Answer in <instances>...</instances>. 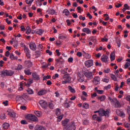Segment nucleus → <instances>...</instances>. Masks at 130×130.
<instances>
[{
    "mask_svg": "<svg viewBox=\"0 0 130 130\" xmlns=\"http://www.w3.org/2000/svg\"><path fill=\"white\" fill-rule=\"evenodd\" d=\"M84 64L86 68H91V67L93 66V60L90 59L85 61Z\"/></svg>",
    "mask_w": 130,
    "mask_h": 130,
    "instance_id": "nucleus-11",
    "label": "nucleus"
},
{
    "mask_svg": "<svg viewBox=\"0 0 130 130\" xmlns=\"http://www.w3.org/2000/svg\"><path fill=\"white\" fill-rule=\"evenodd\" d=\"M90 41H92V42H94V43H95V42H96V38H95V37H94L93 36H92V37H90L89 38Z\"/></svg>",
    "mask_w": 130,
    "mask_h": 130,
    "instance_id": "nucleus-38",
    "label": "nucleus"
},
{
    "mask_svg": "<svg viewBox=\"0 0 130 130\" xmlns=\"http://www.w3.org/2000/svg\"><path fill=\"white\" fill-rule=\"evenodd\" d=\"M96 121H98V122L102 121V117L98 116V118H96Z\"/></svg>",
    "mask_w": 130,
    "mask_h": 130,
    "instance_id": "nucleus-54",
    "label": "nucleus"
},
{
    "mask_svg": "<svg viewBox=\"0 0 130 130\" xmlns=\"http://www.w3.org/2000/svg\"><path fill=\"white\" fill-rule=\"evenodd\" d=\"M26 56L27 57L28 59L30 58L31 55L30 54V52L28 53H25Z\"/></svg>",
    "mask_w": 130,
    "mask_h": 130,
    "instance_id": "nucleus-56",
    "label": "nucleus"
},
{
    "mask_svg": "<svg viewBox=\"0 0 130 130\" xmlns=\"http://www.w3.org/2000/svg\"><path fill=\"white\" fill-rule=\"evenodd\" d=\"M49 79H51V76L50 75H48L47 76H44L43 80L44 81H46V80H49Z\"/></svg>",
    "mask_w": 130,
    "mask_h": 130,
    "instance_id": "nucleus-41",
    "label": "nucleus"
},
{
    "mask_svg": "<svg viewBox=\"0 0 130 130\" xmlns=\"http://www.w3.org/2000/svg\"><path fill=\"white\" fill-rule=\"evenodd\" d=\"M83 56L85 58H87V59H89V58H91V55L89 54L88 53H87L85 52V51H83Z\"/></svg>",
    "mask_w": 130,
    "mask_h": 130,
    "instance_id": "nucleus-26",
    "label": "nucleus"
},
{
    "mask_svg": "<svg viewBox=\"0 0 130 130\" xmlns=\"http://www.w3.org/2000/svg\"><path fill=\"white\" fill-rule=\"evenodd\" d=\"M64 106L66 107V108H69V107H70V104L69 103L66 102L64 104Z\"/></svg>",
    "mask_w": 130,
    "mask_h": 130,
    "instance_id": "nucleus-55",
    "label": "nucleus"
},
{
    "mask_svg": "<svg viewBox=\"0 0 130 130\" xmlns=\"http://www.w3.org/2000/svg\"><path fill=\"white\" fill-rule=\"evenodd\" d=\"M32 77L33 80L35 81H39L40 80V77L37 73H33L32 74Z\"/></svg>",
    "mask_w": 130,
    "mask_h": 130,
    "instance_id": "nucleus-13",
    "label": "nucleus"
},
{
    "mask_svg": "<svg viewBox=\"0 0 130 130\" xmlns=\"http://www.w3.org/2000/svg\"><path fill=\"white\" fill-rule=\"evenodd\" d=\"M82 31L86 33V34H91V30L88 28H84L82 29Z\"/></svg>",
    "mask_w": 130,
    "mask_h": 130,
    "instance_id": "nucleus-22",
    "label": "nucleus"
},
{
    "mask_svg": "<svg viewBox=\"0 0 130 130\" xmlns=\"http://www.w3.org/2000/svg\"><path fill=\"white\" fill-rule=\"evenodd\" d=\"M16 101L22 102L23 104H26L27 101L25 99H23L22 95H17L16 98Z\"/></svg>",
    "mask_w": 130,
    "mask_h": 130,
    "instance_id": "nucleus-8",
    "label": "nucleus"
},
{
    "mask_svg": "<svg viewBox=\"0 0 130 130\" xmlns=\"http://www.w3.org/2000/svg\"><path fill=\"white\" fill-rule=\"evenodd\" d=\"M20 123L21 124H28V122L25 120H22L20 121Z\"/></svg>",
    "mask_w": 130,
    "mask_h": 130,
    "instance_id": "nucleus-50",
    "label": "nucleus"
},
{
    "mask_svg": "<svg viewBox=\"0 0 130 130\" xmlns=\"http://www.w3.org/2000/svg\"><path fill=\"white\" fill-rule=\"evenodd\" d=\"M42 48H43V46H42V45L39 44L38 46V49H39V50H41Z\"/></svg>",
    "mask_w": 130,
    "mask_h": 130,
    "instance_id": "nucleus-58",
    "label": "nucleus"
},
{
    "mask_svg": "<svg viewBox=\"0 0 130 130\" xmlns=\"http://www.w3.org/2000/svg\"><path fill=\"white\" fill-rule=\"evenodd\" d=\"M101 59L102 61H103V62L106 63V62H107V61H108V60H107L108 59V56H102L101 58Z\"/></svg>",
    "mask_w": 130,
    "mask_h": 130,
    "instance_id": "nucleus-18",
    "label": "nucleus"
},
{
    "mask_svg": "<svg viewBox=\"0 0 130 130\" xmlns=\"http://www.w3.org/2000/svg\"><path fill=\"white\" fill-rule=\"evenodd\" d=\"M84 76L86 78H87V79H90V80H92V79H93V73L86 70L84 72Z\"/></svg>",
    "mask_w": 130,
    "mask_h": 130,
    "instance_id": "nucleus-7",
    "label": "nucleus"
},
{
    "mask_svg": "<svg viewBox=\"0 0 130 130\" xmlns=\"http://www.w3.org/2000/svg\"><path fill=\"white\" fill-rule=\"evenodd\" d=\"M68 89L70 90V92H71V93H76V90H75V89L73 88V87H72V86L69 85L68 86Z\"/></svg>",
    "mask_w": 130,
    "mask_h": 130,
    "instance_id": "nucleus-37",
    "label": "nucleus"
},
{
    "mask_svg": "<svg viewBox=\"0 0 130 130\" xmlns=\"http://www.w3.org/2000/svg\"><path fill=\"white\" fill-rule=\"evenodd\" d=\"M26 4H27V5L28 4H32V3H33V2H34V0H26Z\"/></svg>",
    "mask_w": 130,
    "mask_h": 130,
    "instance_id": "nucleus-52",
    "label": "nucleus"
},
{
    "mask_svg": "<svg viewBox=\"0 0 130 130\" xmlns=\"http://www.w3.org/2000/svg\"><path fill=\"white\" fill-rule=\"evenodd\" d=\"M111 88V85L110 84H109L108 86L104 87L105 90H109V89H110Z\"/></svg>",
    "mask_w": 130,
    "mask_h": 130,
    "instance_id": "nucleus-47",
    "label": "nucleus"
},
{
    "mask_svg": "<svg viewBox=\"0 0 130 130\" xmlns=\"http://www.w3.org/2000/svg\"><path fill=\"white\" fill-rule=\"evenodd\" d=\"M10 58H11V59H16V58H15V56H14V54H11L10 55Z\"/></svg>",
    "mask_w": 130,
    "mask_h": 130,
    "instance_id": "nucleus-60",
    "label": "nucleus"
},
{
    "mask_svg": "<svg viewBox=\"0 0 130 130\" xmlns=\"http://www.w3.org/2000/svg\"><path fill=\"white\" fill-rule=\"evenodd\" d=\"M15 72L12 70H7V77H12Z\"/></svg>",
    "mask_w": 130,
    "mask_h": 130,
    "instance_id": "nucleus-24",
    "label": "nucleus"
},
{
    "mask_svg": "<svg viewBox=\"0 0 130 130\" xmlns=\"http://www.w3.org/2000/svg\"><path fill=\"white\" fill-rule=\"evenodd\" d=\"M22 98H23V99H26V100H31V98H30L28 96V94L27 93H23L22 95Z\"/></svg>",
    "mask_w": 130,
    "mask_h": 130,
    "instance_id": "nucleus-28",
    "label": "nucleus"
},
{
    "mask_svg": "<svg viewBox=\"0 0 130 130\" xmlns=\"http://www.w3.org/2000/svg\"><path fill=\"white\" fill-rule=\"evenodd\" d=\"M32 83H33V79H30L27 81V83L26 84V86L27 87V88H29V87L31 86V84H32Z\"/></svg>",
    "mask_w": 130,
    "mask_h": 130,
    "instance_id": "nucleus-29",
    "label": "nucleus"
},
{
    "mask_svg": "<svg viewBox=\"0 0 130 130\" xmlns=\"http://www.w3.org/2000/svg\"><path fill=\"white\" fill-rule=\"evenodd\" d=\"M130 66V62H127L125 65H124V69H127V68H128V67Z\"/></svg>",
    "mask_w": 130,
    "mask_h": 130,
    "instance_id": "nucleus-46",
    "label": "nucleus"
},
{
    "mask_svg": "<svg viewBox=\"0 0 130 130\" xmlns=\"http://www.w3.org/2000/svg\"><path fill=\"white\" fill-rule=\"evenodd\" d=\"M60 110L58 108L56 109V113L55 114L57 116H59V115L61 114Z\"/></svg>",
    "mask_w": 130,
    "mask_h": 130,
    "instance_id": "nucleus-34",
    "label": "nucleus"
},
{
    "mask_svg": "<svg viewBox=\"0 0 130 130\" xmlns=\"http://www.w3.org/2000/svg\"><path fill=\"white\" fill-rule=\"evenodd\" d=\"M62 14H64L65 16L68 17L70 15V11L69 10L65 9L63 11H62Z\"/></svg>",
    "mask_w": 130,
    "mask_h": 130,
    "instance_id": "nucleus-30",
    "label": "nucleus"
},
{
    "mask_svg": "<svg viewBox=\"0 0 130 130\" xmlns=\"http://www.w3.org/2000/svg\"><path fill=\"white\" fill-rule=\"evenodd\" d=\"M27 92L29 95H32V94H34V91H33V90H32L31 88H28L27 90Z\"/></svg>",
    "mask_w": 130,
    "mask_h": 130,
    "instance_id": "nucleus-39",
    "label": "nucleus"
},
{
    "mask_svg": "<svg viewBox=\"0 0 130 130\" xmlns=\"http://www.w3.org/2000/svg\"><path fill=\"white\" fill-rule=\"evenodd\" d=\"M29 47L31 50H32V51H36V49H37L36 44H35L34 42H31L29 44Z\"/></svg>",
    "mask_w": 130,
    "mask_h": 130,
    "instance_id": "nucleus-10",
    "label": "nucleus"
},
{
    "mask_svg": "<svg viewBox=\"0 0 130 130\" xmlns=\"http://www.w3.org/2000/svg\"><path fill=\"white\" fill-rule=\"evenodd\" d=\"M64 81H62V84H70L72 80V78L70 76V74H65L63 76Z\"/></svg>",
    "mask_w": 130,
    "mask_h": 130,
    "instance_id": "nucleus-2",
    "label": "nucleus"
},
{
    "mask_svg": "<svg viewBox=\"0 0 130 130\" xmlns=\"http://www.w3.org/2000/svg\"><path fill=\"white\" fill-rule=\"evenodd\" d=\"M113 103H114L115 108H120L121 107V105L117 99H116V101H114Z\"/></svg>",
    "mask_w": 130,
    "mask_h": 130,
    "instance_id": "nucleus-14",
    "label": "nucleus"
},
{
    "mask_svg": "<svg viewBox=\"0 0 130 130\" xmlns=\"http://www.w3.org/2000/svg\"><path fill=\"white\" fill-rule=\"evenodd\" d=\"M104 91L103 90H97V93L98 94H102L103 93H104Z\"/></svg>",
    "mask_w": 130,
    "mask_h": 130,
    "instance_id": "nucleus-62",
    "label": "nucleus"
},
{
    "mask_svg": "<svg viewBox=\"0 0 130 130\" xmlns=\"http://www.w3.org/2000/svg\"><path fill=\"white\" fill-rule=\"evenodd\" d=\"M101 80V79L99 77V76H94L92 80V82L93 83L94 85L97 86V85H99V84H100Z\"/></svg>",
    "mask_w": 130,
    "mask_h": 130,
    "instance_id": "nucleus-9",
    "label": "nucleus"
},
{
    "mask_svg": "<svg viewBox=\"0 0 130 130\" xmlns=\"http://www.w3.org/2000/svg\"><path fill=\"white\" fill-rule=\"evenodd\" d=\"M97 99L100 100L101 102L104 101L106 99V96L105 95H102L100 96H97Z\"/></svg>",
    "mask_w": 130,
    "mask_h": 130,
    "instance_id": "nucleus-23",
    "label": "nucleus"
},
{
    "mask_svg": "<svg viewBox=\"0 0 130 130\" xmlns=\"http://www.w3.org/2000/svg\"><path fill=\"white\" fill-rule=\"evenodd\" d=\"M98 117V116H97V115L94 114L92 116V119H93V120H96Z\"/></svg>",
    "mask_w": 130,
    "mask_h": 130,
    "instance_id": "nucleus-57",
    "label": "nucleus"
},
{
    "mask_svg": "<svg viewBox=\"0 0 130 130\" xmlns=\"http://www.w3.org/2000/svg\"><path fill=\"white\" fill-rule=\"evenodd\" d=\"M46 94H47V90L45 89H41L38 92V96H43V95H46Z\"/></svg>",
    "mask_w": 130,
    "mask_h": 130,
    "instance_id": "nucleus-12",
    "label": "nucleus"
},
{
    "mask_svg": "<svg viewBox=\"0 0 130 130\" xmlns=\"http://www.w3.org/2000/svg\"><path fill=\"white\" fill-rule=\"evenodd\" d=\"M89 120H84L83 121V124L85 125H86L87 124H89Z\"/></svg>",
    "mask_w": 130,
    "mask_h": 130,
    "instance_id": "nucleus-45",
    "label": "nucleus"
},
{
    "mask_svg": "<svg viewBox=\"0 0 130 130\" xmlns=\"http://www.w3.org/2000/svg\"><path fill=\"white\" fill-rule=\"evenodd\" d=\"M23 49L26 53L30 52V50H29V48H28L27 46H24V48H23Z\"/></svg>",
    "mask_w": 130,
    "mask_h": 130,
    "instance_id": "nucleus-43",
    "label": "nucleus"
},
{
    "mask_svg": "<svg viewBox=\"0 0 130 130\" xmlns=\"http://www.w3.org/2000/svg\"><path fill=\"white\" fill-rule=\"evenodd\" d=\"M111 78L114 81H117V79L116 78V77L114 75H112Z\"/></svg>",
    "mask_w": 130,
    "mask_h": 130,
    "instance_id": "nucleus-61",
    "label": "nucleus"
},
{
    "mask_svg": "<svg viewBox=\"0 0 130 130\" xmlns=\"http://www.w3.org/2000/svg\"><path fill=\"white\" fill-rule=\"evenodd\" d=\"M35 32L36 34H38V35H41L44 31L41 29H36Z\"/></svg>",
    "mask_w": 130,
    "mask_h": 130,
    "instance_id": "nucleus-27",
    "label": "nucleus"
},
{
    "mask_svg": "<svg viewBox=\"0 0 130 130\" xmlns=\"http://www.w3.org/2000/svg\"><path fill=\"white\" fill-rule=\"evenodd\" d=\"M124 125L126 128H129V123H125Z\"/></svg>",
    "mask_w": 130,
    "mask_h": 130,
    "instance_id": "nucleus-53",
    "label": "nucleus"
},
{
    "mask_svg": "<svg viewBox=\"0 0 130 130\" xmlns=\"http://www.w3.org/2000/svg\"><path fill=\"white\" fill-rule=\"evenodd\" d=\"M25 118L28 119V120H31V121H38V118H37L35 115L31 114L27 115Z\"/></svg>",
    "mask_w": 130,
    "mask_h": 130,
    "instance_id": "nucleus-4",
    "label": "nucleus"
},
{
    "mask_svg": "<svg viewBox=\"0 0 130 130\" xmlns=\"http://www.w3.org/2000/svg\"><path fill=\"white\" fill-rule=\"evenodd\" d=\"M110 58L111 61H113L115 59V53L114 52H112L110 55Z\"/></svg>",
    "mask_w": 130,
    "mask_h": 130,
    "instance_id": "nucleus-20",
    "label": "nucleus"
},
{
    "mask_svg": "<svg viewBox=\"0 0 130 130\" xmlns=\"http://www.w3.org/2000/svg\"><path fill=\"white\" fill-rule=\"evenodd\" d=\"M110 113V109H106L105 110L103 109H101V113H100V116H105L107 117Z\"/></svg>",
    "mask_w": 130,
    "mask_h": 130,
    "instance_id": "nucleus-3",
    "label": "nucleus"
},
{
    "mask_svg": "<svg viewBox=\"0 0 130 130\" xmlns=\"http://www.w3.org/2000/svg\"><path fill=\"white\" fill-rule=\"evenodd\" d=\"M35 130H46V128L45 127L40 126L39 125H37L36 127H35Z\"/></svg>",
    "mask_w": 130,
    "mask_h": 130,
    "instance_id": "nucleus-17",
    "label": "nucleus"
},
{
    "mask_svg": "<svg viewBox=\"0 0 130 130\" xmlns=\"http://www.w3.org/2000/svg\"><path fill=\"white\" fill-rule=\"evenodd\" d=\"M8 115H9L11 117H15V116H16V113L14 112H9Z\"/></svg>",
    "mask_w": 130,
    "mask_h": 130,
    "instance_id": "nucleus-36",
    "label": "nucleus"
},
{
    "mask_svg": "<svg viewBox=\"0 0 130 130\" xmlns=\"http://www.w3.org/2000/svg\"><path fill=\"white\" fill-rule=\"evenodd\" d=\"M127 112L128 114V115H130V107L129 106L127 107Z\"/></svg>",
    "mask_w": 130,
    "mask_h": 130,
    "instance_id": "nucleus-64",
    "label": "nucleus"
},
{
    "mask_svg": "<svg viewBox=\"0 0 130 130\" xmlns=\"http://www.w3.org/2000/svg\"><path fill=\"white\" fill-rule=\"evenodd\" d=\"M2 126L4 129H8L10 127V124L9 123H4Z\"/></svg>",
    "mask_w": 130,
    "mask_h": 130,
    "instance_id": "nucleus-25",
    "label": "nucleus"
},
{
    "mask_svg": "<svg viewBox=\"0 0 130 130\" xmlns=\"http://www.w3.org/2000/svg\"><path fill=\"white\" fill-rule=\"evenodd\" d=\"M43 63H45V64L43 65V66L42 67V68L45 69V70H48V67L47 66V64H46V63H43Z\"/></svg>",
    "mask_w": 130,
    "mask_h": 130,
    "instance_id": "nucleus-44",
    "label": "nucleus"
},
{
    "mask_svg": "<svg viewBox=\"0 0 130 130\" xmlns=\"http://www.w3.org/2000/svg\"><path fill=\"white\" fill-rule=\"evenodd\" d=\"M61 123L63 130H76V123L73 121H70V119L66 118L62 120Z\"/></svg>",
    "mask_w": 130,
    "mask_h": 130,
    "instance_id": "nucleus-1",
    "label": "nucleus"
},
{
    "mask_svg": "<svg viewBox=\"0 0 130 130\" xmlns=\"http://www.w3.org/2000/svg\"><path fill=\"white\" fill-rule=\"evenodd\" d=\"M108 100L110 101V102H114V101H116V98H114V99H111V98L109 97L108 98Z\"/></svg>",
    "mask_w": 130,
    "mask_h": 130,
    "instance_id": "nucleus-49",
    "label": "nucleus"
},
{
    "mask_svg": "<svg viewBox=\"0 0 130 130\" xmlns=\"http://www.w3.org/2000/svg\"><path fill=\"white\" fill-rule=\"evenodd\" d=\"M24 74L27 76H31L32 75V72L30 69H27L24 71Z\"/></svg>",
    "mask_w": 130,
    "mask_h": 130,
    "instance_id": "nucleus-21",
    "label": "nucleus"
},
{
    "mask_svg": "<svg viewBox=\"0 0 130 130\" xmlns=\"http://www.w3.org/2000/svg\"><path fill=\"white\" fill-rule=\"evenodd\" d=\"M30 33H31V28H30V27L27 26L26 27V34H27V35H29Z\"/></svg>",
    "mask_w": 130,
    "mask_h": 130,
    "instance_id": "nucleus-33",
    "label": "nucleus"
},
{
    "mask_svg": "<svg viewBox=\"0 0 130 130\" xmlns=\"http://www.w3.org/2000/svg\"><path fill=\"white\" fill-rule=\"evenodd\" d=\"M22 69H23V66L21 64H19L17 68V70L18 71H20V70H22Z\"/></svg>",
    "mask_w": 130,
    "mask_h": 130,
    "instance_id": "nucleus-48",
    "label": "nucleus"
},
{
    "mask_svg": "<svg viewBox=\"0 0 130 130\" xmlns=\"http://www.w3.org/2000/svg\"><path fill=\"white\" fill-rule=\"evenodd\" d=\"M48 107L50 109H53L54 108V105L52 103H49Z\"/></svg>",
    "mask_w": 130,
    "mask_h": 130,
    "instance_id": "nucleus-40",
    "label": "nucleus"
},
{
    "mask_svg": "<svg viewBox=\"0 0 130 130\" xmlns=\"http://www.w3.org/2000/svg\"><path fill=\"white\" fill-rule=\"evenodd\" d=\"M102 81V82H104V83H108L109 82V80L107 78H104Z\"/></svg>",
    "mask_w": 130,
    "mask_h": 130,
    "instance_id": "nucleus-51",
    "label": "nucleus"
},
{
    "mask_svg": "<svg viewBox=\"0 0 130 130\" xmlns=\"http://www.w3.org/2000/svg\"><path fill=\"white\" fill-rule=\"evenodd\" d=\"M2 76H4L5 77H8V72L7 70H3L1 73Z\"/></svg>",
    "mask_w": 130,
    "mask_h": 130,
    "instance_id": "nucleus-32",
    "label": "nucleus"
},
{
    "mask_svg": "<svg viewBox=\"0 0 130 130\" xmlns=\"http://www.w3.org/2000/svg\"><path fill=\"white\" fill-rule=\"evenodd\" d=\"M39 103L41 106V107L44 108V109H46L47 107L48 106V104H47V102L46 101L41 100L39 101Z\"/></svg>",
    "mask_w": 130,
    "mask_h": 130,
    "instance_id": "nucleus-6",
    "label": "nucleus"
},
{
    "mask_svg": "<svg viewBox=\"0 0 130 130\" xmlns=\"http://www.w3.org/2000/svg\"><path fill=\"white\" fill-rule=\"evenodd\" d=\"M24 63L28 68H31L33 66V63L30 60H25L24 61Z\"/></svg>",
    "mask_w": 130,
    "mask_h": 130,
    "instance_id": "nucleus-15",
    "label": "nucleus"
},
{
    "mask_svg": "<svg viewBox=\"0 0 130 130\" xmlns=\"http://www.w3.org/2000/svg\"><path fill=\"white\" fill-rule=\"evenodd\" d=\"M63 117V116H62V115H60L58 116V117H57V122H60V121H61V119H62Z\"/></svg>",
    "mask_w": 130,
    "mask_h": 130,
    "instance_id": "nucleus-42",
    "label": "nucleus"
},
{
    "mask_svg": "<svg viewBox=\"0 0 130 130\" xmlns=\"http://www.w3.org/2000/svg\"><path fill=\"white\" fill-rule=\"evenodd\" d=\"M46 53H48L49 55H52V52L50 51L49 50H46Z\"/></svg>",
    "mask_w": 130,
    "mask_h": 130,
    "instance_id": "nucleus-59",
    "label": "nucleus"
},
{
    "mask_svg": "<svg viewBox=\"0 0 130 130\" xmlns=\"http://www.w3.org/2000/svg\"><path fill=\"white\" fill-rule=\"evenodd\" d=\"M77 80L78 82L80 83H83L85 81V78L84 77V74L82 72H78L77 74Z\"/></svg>",
    "mask_w": 130,
    "mask_h": 130,
    "instance_id": "nucleus-5",
    "label": "nucleus"
},
{
    "mask_svg": "<svg viewBox=\"0 0 130 130\" xmlns=\"http://www.w3.org/2000/svg\"><path fill=\"white\" fill-rule=\"evenodd\" d=\"M83 108H85V109H88L89 107H90V106L88 103H84L83 105Z\"/></svg>",
    "mask_w": 130,
    "mask_h": 130,
    "instance_id": "nucleus-35",
    "label": "nucleus"
},
{
    "mask_svg": "<svg viewBox=\"0 0 130 130\" xmlns=\"http://www.w3.org/2000/svg\"><path fill=\"white\" fill-rule=\"evenodd\" d=\"M46 12L48 13L49 15H54V14H55V10L49 8Z\"/></svg>",
    "mask_w": 130,
    "mask_h": 130,
    "instance_id": "nucleus-16",
    "label": "nucleus"
},
{
    "mask_svg": "<svg viewBox=\"0 0 130 130\" xmlns=\"http://www.w3.org/2000/svg\"><path fill=\"white\" fill-rule=\"evenodd\" d=\"M35 114H36L38 117H40L42 115V112L39 111H35Z\"/></svg>",
    "mask_w": 130,
    "mask_h": 130,
    "instance_id": "nucleus-31",
    "label": "nucleus"
},
{
    "mask_svg": "<svg viewBox=\"0 0 130 130\" xmlns=\"http://www.w3.org/2000/svg\"><path fill=\"white\" fill-rule=\"evenodd\" d=\"M116 113L119 115V116H120L121 117H125V114H124V113H123L119 110H117Z\"/></svg>",
    "mask_w": 130,
    "mask_h": 130,
    "instance_id": "nucleus-19",
    "label": "nucleus"
},
{
    "mask_svg": "<svg viewBox=\"0 0 130 130\" xmlns=\"http://www.w3.org/2000/svg\"><path fill=\"white\" fill-rule=\"evenodd\" d=\"M77 56H78V57H82V52H77Z\"/></svg>",
    "mask_w": 130,
    "mask_h": 130,
    "instance_id": "nucleus-63",
    "label": "nucleus"
}]
</instances>
